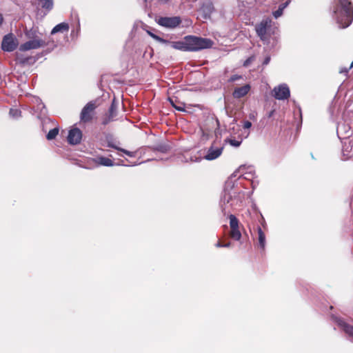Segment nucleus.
I'll use <instances>...</instances> for the list:
<instances>
[{"instance_id":"f8f14e48","label":"nucleus","mask_w":353,"mask_h":353,"mask_svg":"<svg viewBox=\"0 0 353 353\" xmlns=\"http://www.w3.org/2000/svg\"><path fill=\"white\" fill-rule=\"evenodd\" d=\"M82 138L81 131L77 128L71 129L68 135V141L70 144L77 145L80 143Z\"/></svg>"},{"instance_id":"7ed1b4c3","label":"nucleus","mask_w":353,"mask_h":353,"mask_svg":"<svg viewBox=\"0 0 353 353\" xmlns=\"http://www.w3.org/2000/svg\"><path fill=\"white\" fill-rule=\"evenodd\" d=\"M25 34L30 40L20 45L19 50L21 52L37 50L46 45L43 39L36 35V31L33 30H26Z\"/></svg>"},{"instance_id":"c85d7f7f","label":"nucleus","mask_w":353,"mask_h":353,"mask_svg":"<svg viewBox=\"0 0 353 353\" xmlns=\"http://www.w3.org/2000/svg\"><path fill=\"white\" fill-rule=\"evenodd\" d=\"M114 107L113 105H111L110 107V117L112 118L114 117ZM111 120L110 118L108 119H105L104 121H103V124H107L108 122H110Z\"/></svg>"},{"instance_id":"7c9ffc66","label":"nucleus","mask_w":353,"mask_h":353,"mask_svg":"<svg viewBox=\"0 0 353 353\" xmlns=\"http://www.w3.org/2000/svg\"><path fill=\"white\" fill-rule=\"evenodd\" d=\"M254 60V57L252 56V57H249L244 61L243 65L245 67H248Z\"/></svg>"},{"instance_id":"4be33fe9","label":"nucleus","mask_w":353,"mask_h":353,"mask_svg":"<svg viewBox=\"0 0 353 353\" xmlns=\"http://www.w3.org/2000/svg\"><path fill=\"white\" fill-rule=\"evenodd\" d=\"M339 325L343 329L344 332L350 336L353 337V326L347 325L344 321L339 320Z\"/></svg>"},{"instance_id":"2eb2a0df","label":"nucleus","mask_w":353,"mask_h":353,"mask_svg":"<svg viewBox=\"0 0 353 353\" xmlns=\"http://www.w3.org/2000/svg\"><path fill=\"white\" fill-rule=\"evenodd\" d=\"M16 61L21 65H25L33 63L34 62V60L31 57H25L23 55L17 53Z\"/></svg>"},{"instance_id":"2f4dec72","label":"nucleus","mask_w":353,"mask_h":353,"mask_svg":"<svg viewBox=\"0 0 353 353\" xmlns=\"http://www.w3.org/2000/svg\"><path fill=\"white\" fill-rule=\"evenodd\" d=\"M242 78V77L241 75H239V74H234L232 75L230 79L228 80L230 82H234V81H236L239 79H241Z\"/></svg>"},{"instance_id":"b1692460","label":"nucleus","mask_w":353,"mask_h":353,"mask_svg":"<svg viewBox=\"0 0 353 353\" xmlns=\"http://www.w3.org/2000/svg\"><path fill=\"white\" fill-rule=\"evenodd\" d=\"M97 162L99 165L104 166H112L114 165L112 161L110 159L104 157H100L97 158Z\"/></svg>"},{"instance_id":"412c9836","label":"nucleus","mask_w":353,"mask_h":353,"mask_svg":"<svg viewBox=\"0 0 353 353\" xmlns=\"http://www.w3.org/2000/svg\"><path fill=\"white\" fill-rule=\"evenodd\" d=\"M257 232L259 246L263 250L265 246V235L260 227H258Z\"/></svg>"},{"instance_id":"e433bc0d","label":"nucleus","mask_w":353,"mask_h":353,"mask_svg":"<svg viewBox=\"0 0 353 353\" xmlns=\"http://www.w3.org/2000/svg\"><path fill=\"white\" fill-rule=\"evenodd\" d=\"M223 243H221L220 241H218L216 243V248H223Z\"/></svg>"},{"instance_id":"20e7f679","label":"nucleus","mask_w":353,"mask_h":353,"mask_svg":"<svg viewBox=\"0 0 353 353\" xmlns=\"http://www.w3.org/2000/svg\"><path fill=\"white\" fill-rule=\"evenodd\" d=\"M185 45L188 51H198L211 48L213 41L206 38L187 36L185 37Z\"/></svg>"},{"instance_id":"a878e982","label":"nucleus","mask_w":353,"mask_h":353,"mask_svg":"<svg viewBox=\"0 0 353 353\" xmlns=\"http://www.w3.org/2000/svg\"><path fill=\"white\" fill-rule=\"evenodd\" d=\"M59 133V128H54L49 131L47 134L46 138L48 140H52L54 139Z\"/></svg>"},{"instance_id":"ddd939ff","label":"nucleus","mask_w":353,"mask_h":353,"mask_svg":"<svg viewBox=\"0 0 353 353\" xmlns=\"http://www.w3.org/2000/svg\"><path fill=\"white\" fill-rule=\"evenodd\" d=\"M214 11V6L210 0H205L203 3L200 12L202 14L203 17L206 19L210 17V14Z\"/></svg>"},{"instance_id":"4c0bfd02","label":"nucleus","mask_w":353,"mask_h":353,"mask_svg":"<svg viewBox=\"0 0 353 353\" xmlns=\"http://www.w3.org/2000/svg\"><path fill=\"white\" fill-rule=\"evenodd\" d=\"M230 245H231L230 243H224L223 245V248H228L230 246Z\"/></svg>"},{"instance_id":"ea45409f","label":"nucleus","mask_w":353,"mask_h":353,"mask_svg":"<svg viewBox=\"0 0 353 353\" xmlns=\"http://www.w3.org/2000/svg\"><path fill=\"white\" fill-rule=\"evenodd\" d=\"M248 169L250 170L249 174H251V172L252 170V167H248Z\"/></svg>"},{"instance_id":"f257e3e1","label":"nucleus","mask_w":353,"mask_h":353,"mask_svg":"<svg viewBox=\"0 0 353 353\" xmlns=\"http://www.w3.org/2000/svg\"><path fill=\"white\" fill-rule=\"evenodd\" d=\"M245 168L246 167L245 165L240 166L226 181L223 194L221 196L220 201V205L223 212H225L230 207L236 205L241 201L243 195L234 188L235 183L232 181V179L236 177L239 172L243 173Z\"/></svg>"},{"instance_id":"f3484780","label":"nucleus","mask_w":353,"mask_h":353,"mask_svg":"<svg viewBox=\"0 0 353 353\" xmlns=\"http://www.w3.org/2000/svg\"><path fill=\"white\" fill-rule=\"evenodd\" d=\"M69 30V26L66 23H61L53 28L51 34H54L59 32H66Z\"/></svg>"},{"instance_id":"f03ea898","label":"nucleus","mask_w":353,"mask_h":353,"mask_svg":"<svg viewBox=\"0 0 353 353\" xmlns=\"http://www.w3.org/2000/svg\"><path fill=\"white\" fill-rule=\"evenodd\" d=\"M337 23L345 28L350 25L353 19V8L349 0H339L334 10Z\"/></svg>"},{"instance_id":"6ab92c4d","label":"nucleus","mask_w":353,"mask_h":353,"mask_svg":"<svg viewBox=\"0 0 353 353\" xmlns=\"http://www.w3.org/2000/svg\"><path fill=\"white\" fill-rule=\"evenodd\" d=\"M108 146L114 148L117 150L121 151L130 157H134L136 155V152H130V151L126 150L125 149L121 148L118 147L117 145H116L115 144H114L113 143L110 142V141L108 143Z\"/></svg>"},{"instance_id":"cd10ccee","label":"nucleus","mask_w":353,"mask_h":353,"mask_svg":"<svg viewBox=\"0 0 353 353\" xmlns=\"http://www.w3.org/2000/svg\"><path fill=\"white\" fill-rule=\"evenodd\" d=\"M10 117L12 118L17 119L21 116V111L18 109H10L9 112Z\"/></svg>"},{"instance_id":"473e14b6","label":"nucleus","mask_w":353,"mask_h":353,"mask_svg":"<svg viewBox=\"0 0 353 353\" xmlns=\"http://www.w3.org/2000/svg\"><path fill=\"white\" fill-rule=\"evenodd\" d=\"M352 67H353V61L351 63V64L348 68H341L339 70V72L346 74L349 71V70H350Z\"/></svg>"},{"instance_id":"bb28decb","label":"nucleus","mask_w":353,"mask_h":353,"mask_svg":"<svg viewBox=\"0 0 353 353\" xmlns=\"http://www.w3.org/2000/svg\"><path fill=\"white\" fill-rule=\"evenodd\" d=\"M148 34L151 37H152L154 39H155L156 41L160 42V43H168V41H166L162 38H161L160 37L153 34L152 32H150V31H148Z\"/></svg>"},{"instance_id":"4468645a","label":"nucleus","mask_w":353,"mask_h":353,"mask_svg":"<svg viewBox=\"0 0 353 353\" xmlns=\"http://www.w3.org/2000/svg\"><path fill=\"white\" fill-rule=\"evenodd\" d=\"M250 90V85L246 84L242 87L235 88L232 95L234 98L239 99L245 96L249 92Z\"/></svg>"},{"instance_id":"58836bf2","label":"nucleus","mask_w":353,"mask_h":353,"mask_svg":"<svg viewBox=\"0 0 353 353\" xmlns=\"http://www.w3.org/2000/svg\"><path fill=\"white\" fill-rule=\"evenodd\" d=\"M3 16H2V14H0V25H1V23H3Z\"/></svg>"},{"instance_id":"c9c22d12","label":"nucleus","mask_w":353,"mask_h":353,"mask_svg":"<svg viewBox=\"0 0 353 353\" xmlns=\"http://www.w3.org/2000/svg\"><path fill=\"white\" fill-rule=\"evenodd\" d=\"M270 61V57H267L263 61V65H268Z\"/></svg>"},{"instance_id":"393cba45","label":"nucleus","mask_w":353,"mask_h":353,"mask_svg":"<svg viewBox=\"0 0 353 353\" xmlns=\"http://www.w3.org/2000/svg\"><path fill=\"white\" fill-rule=\"evenodd\" d=\"M289 1H286L281 4L276 11L273 12V16L277 19L283 14V10L288 6Z\"/></svg>"},{"instance_id":"9d476101","label":"nucleus","mask_w":353,"mask_h":353,"mask_svg":"<svg viewBox=\"0 0 353 353\" xmlns=\"http://www.w3.org/2000/svg\"><path fill=\"white\" fill-rule=\"evenodd\" d=\"M96 105L94 102L88 103L83 108L80 115L81 121L87 123L92 120Z\"/></svg>"},{"instance_id":"72a5a7b5","label":"nucleus","mask_w":353,"mask_h":353,"mask_svg":"<svg viewBox=\"0 0 353 353\" xmlns=\"http://www.w3.org/2000/svg\"><path fill=\"white\" fill-rule=\"evenodd\" d=\"M252 126V123L249 121H245L243 123V128L245 129H249Z\"/></svg>"},{"instance_id":"9b49d317","label":"nucleus","mask_w":353,"mask_h":353,"mask_svg":"<svg viewBox=\"0 0 353 353\" xmlns=\"http://www.w3.org/2000/svg\"><path fill=\"white\" fill-rule=\"evenodd\" d=\"M223 150V146H216L212 144L208 150L204 159L208 161H212L221 156Z\"/></svg>"},{"instance_id":"a211bd4d","label":"nucleus","mask_w":353,"mask_h":353,"mask_svg":"<svg viewBox=\"0 0 353 353\" xmlns=\"http://www.w3.org/2000/svg\"><path fill=\"white\" fill-rule=\"evenodd\" d=\"M168 43H170L171 47L174 49L180 50L183 51H188L186 49V45H185V37L184 38L183 41H175V42H169Z\"/></svg>"},{"instance_id":"1a4fd4ad","label":"nucleus","mask_w":353,"mask_h":353,"mask_svg":"<svg viewBox=\"0 0 353 353\" xmlns=\"http://www.w3.org/2000/svg\"><path fill=\"white\" fill-rule=\"evenodd\" d=\"M181 19L179 17H159L157 19V23L160 26L168 28H174L177 27L181 23Z\"/></svg>"},{"instance_id":"dca6fc26","label":"nucleus","mask_w":353,"mask_h":353,"mask_svg":"<svg viewBox=\"0 0 353 353\" xmlns=\"http://www.w3.org/2000/svg\"><path fill=\"white\" fill-rule=\"evenodd\" d=\"M37 1L38 6H41L47 12H48L53 8V0H37Z\"/></svg>"},{"instance_id":"423d86ee","label":"nucleus","mask_w":353,"mask_h":353,"mask_svg":"<svg viewBox=\"0 0 353 353\" xmlns=\"http://www.w3.org/2000/svg\"><path fill=\"white\" fill-rule=\"evenodd\" d=\"M18 46V40L12 34H8L3 38L1 48L6 52L14 51Z\"/></svg>"},{"instance_id":"6e6552de","label":"nucleus","mask_w":353,"mask_h":353,"mask_svg":"<svg viewBox=\"0 0 353 353\" xmlns=\"http://www.w3.org/2000/svg\"><path fill=\"white\" fill-rule=\"evenodd\" d=\"M229 219L230 227V235L232 239L236 241H239L241 238V233L239 229V220L233 214H230L229 216Z\"/></svg>"},{"instance_id":"39448f33","label":"nucleus","mask_w":353,"mask_h":353,"mask_svg":"<svg viewBox=\"0 0 353 353\" xmlns=\"http://www.w3.org/2000/svg\"><path fill=\"white\" fill-rule=\"evenodd\" d=\"M271 21L269 19L263 20L259 24L256 26V32L257 35L264 43H269L268 28Z\"/></svg>"},{"instance_id":"c756f323","label":"nucleus","mask_w":353,"mask_h":353,"mask_svg":"<svg viewBox=\"0 0 353 353\" xmlns=\"http://www.w3.org/2000/svg\"><path fill=\"white\" fill-rule=\"evenodd\" d=\"M229 143L232 146L239 147L241 145V141H237V140H235V139H230L229 140Z\"/></svg>"},{"instance_id":"a19ab883","label":"nucleus","mask_w":353,"mask_h":353,"mask_svg":"<svg viewBox=\"0 0 353 353\" xmlns=\"http://www.w3.org/2000/svg\"><path fill=\"white\" fill-rule=\"evenodd\" d=\"M36 101L38 102L39 101V99H35Z\"/></svg>"},{"instance_id":"f704fd0d","label":"nucleus","mask_w":353,"mask_h":353,"mask_svg":"<svg viewBox=\"0 0 353 353\" xmlns=\"http://www.w3.org/2000/svg\"><path fill=\"white\" fill-rule=\"evenodd\" d=\"M170 102H171V103L172 104V105H173V106H174L176 110H179V111H183V110H184L183 108H182V107H181V106H176V105H174L173 104L172 101H171V100H170Z\"/></svg>"},{"instance_id":"0eeeda50","label":"nucleus","mask_w":353,"mask_h":353,"mask_svg":"<svg viewBox=\"0 0 353 353\" xmlns=\"http://www.w3.org/2000/svg\"><path fill=\"white\" fill-rule=\"evenodd\" d=\"M272 95L278 100L288 99L290 96L289 87L285 83L280 84L273 89Z\"/></svg>"},{"instance_id":"aec40b11","label":"nucleus","mask_w":353,"mask_h":353,"mask_svg":"<svg viewBox=\"0 0 353 353\" xmlns=\"http://www.w3.org/2000/svg\"><path fill=\"white\" fill-rule=\"evenodd\" d=\"M108 146L114 148L117 150L121 151L130 157H134L136 155V152H130V151L126 150L125 149L121 148L118 147L117 145H116L115 144H114L113 143L110 142V141L108 143Z\"/></svg>"},{"instance_id":"5701e85b","label":"nucleus","mask_w":353,"mask_h":353,"mask_svg":"<svg viewBox=\"0 0 353 353\" xmlns=\"http://www.w3.org/2000/svg\"><path fill=\"white\" fill-rule=\"evenodd\" d=\"M256 0H239V6L241 11H244L246 8L253 6Z\"/></svg>"}]
</instances>
